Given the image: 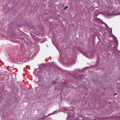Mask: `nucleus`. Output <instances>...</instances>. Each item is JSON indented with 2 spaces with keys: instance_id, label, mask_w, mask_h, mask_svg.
<instances>
[{
  "instance_id": "nucleus-6",
  "label": "nucleus",
  "mask_w": 120,
  "mask_h": 120,
  "mask_svg": "<svg viewBox=\"0 0 120 120\" xmlns=\"http://www.w3.org/2000/svg\"><path fill=\"white\" fill-rule=\"evenodd\" d=\"M116 94H116V93L114 95H116Z\"/></svg>"
},
{
  "instance_id": "nucleus-1",
  "label": "nucleus",
  "mask_w": 120,
  "mask_h": 120,
  "mask_svg": "<svg viewBox=\"0 0 120 120\" xmlns=\"http://www.w3.org/2000/svg\"><path fill=\"white\" fill-rule=\"evenodd\" d=\"M57 113V112H56V111H54V112H53L52 113L50 114H49L48 115V116H50V114H52V115L54 114H56Z\"/></svg>"
},
{
  "instance_id": "nucleus-2",
  "label": "nucleus",
  "mask_w": 120,
  "mask_h": 120,
  "mask_svg": "<svg viewBox=\"0 0 120 120\" xmlns=\"http://www.w3.org/2000/svg\"><path fill=\"white\" fill-rule=\"evenodd\" d=\"M68 7V6H67L64 8V9H67Z\"/></svg>"
},
{
  "instance_id": "nucleus-3",
  "label": "nucleus",
  "mask_w": 120,
  "mask_h": 120,
  "mask_svg": "<svg viewBox=\"0 0 120 120\" xmlns=\"http://www.w3.org/2000/svg\"><path fill=\"white\" fill-rule=\"evenodd\" d=\"M105 25H106L107 26H107V24H106V23H105Z\"/></svg>"
},
{
  "instance_id": "nucleus-4",
  "label": "nucleus",
  "mask_w": 120,
  "mask_h": 120,
  "mask_svg": "<svg viewBox=\"0 0 120 120\" xmlns=\"http://www.w3.org/2000/svg\"><path fill=\"white\" fill-rule=\"evenodd\" d=\"M80 51L81 52H82V51L81 50H80Z\"/></svg>"
},
{
  "instance_id": "nucleus-5",
  "label": "nucleus",
  "mask_w": 120,
  "mask_h": 120,
  "mask_svg": "<svg viewBox=\"0 0 120 120\" xmlns=\"http://www.w3.org/2000/svg\"><path fill=\"white\" fill-rule=\"evenodd\" d=\"M116 43H117V41H116Z\"/></svg>"
}]
</instances>
